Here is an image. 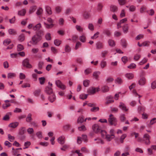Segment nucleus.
<instances>
[{
    "label": "nucleus",
    "mask_w": 156,
    "mask_h": 156,
    "mask_svg": "<svg viewBox=\"0 0 156 156\" xmlns=\"http://www.w3.org/2000/svg\"><path fill=\"white\" fill-rule=\"evenodd\" d=\"M100 72L99 71L94 72L93 74V76L96 79H97Z\"/></svg>",
    "instance_id": "cd10ccee"
},
{
    "label": "nucleus",
    "mask_w": 156,
    "mask_h": 156,
    "mask_svg": "<svg viewBox=\"0 0 156 156\" xmlns=\"http://www.w3.org/2000/svg\"><path fill=\"white\" fill-rule=\"evenodd\" d=\"M58 142L61 144H63L65 143V138L63 136H61L59 137L58 139Z\"/></svg>",
    "instance_id": "9b49d317"
},
{
    "label": "nucleus",
    "mask_w": 156,
    "mask_h": 156,
    "mask_svg": "<svg viewBox=\"0 0 156 156\" xmlns=\"http://www.w3.org/2000/svg\"><path fill=\"white\" fill-rule=\"evenodd\" d=\"M92 72L91 69L88 68L85 69L84 71V73L86 75H87L91 73Z\"/></svg>",
    "instance_id": "680f3d73"
},
{
    "label": "nucleus",
    "mask_w": 156,
    "mask_h": 156,
    "mask_svg": "<svg viewBox=\"0 0 156 156\" xmlns=\"http://www.w3.org/2000/svg\"><path fill=\"white\" fill-rule=\"evenodd\" d=\"M84 117L83 116H81L79 117L77 121V122L78 123H83L84 121Z\"/></svg>",
    "instance_id": "412c9836"
},
{
    "label": "nucleus",
    "mask_w": 156,
    "mask_h": 156,
    "mask_svg": "<svg viewBox=\"0 0 156 156\" xmlns=\"http://www.w3.org/2000/svg\"><path fill=\"white\" fill-rule=\"evenodd\" d=\"M106 66V62L102 61L101 63V66L102 69L104 68Z\"/></svg>",
    "instance_id": "a18cd8bd"
},
{
    "label": "nucleus",
    "mask_w": 156,
    "mask_h": 156,
    "mask_svg": "<svg viewBox=\"0 0 156 156\" xmlns=\"http://www.w3.org/2000/svg\"><path fill=\"white\" fill-rule=\"evenodd\" d=\"M104 33L108 36H109L111 34V33L110 30H105L104 31Z\"/></svg>",
    "instance_id": "6e6d98bb"
},
{
    "label": "nucleus",
    "mask_w": 156,
    "mask_h": 156,
    "mask_svg": "<svg viewBox=\"0 0 156 156\" xmlns=\"http://www.w3.org/2000/svg\"><path fill=\"white\" fill-rule=\"evenodd\" d=\"M27 132L28 134H31L34 133V131L33 128H28L27 129Z\"/></svg>",
    "instance_id": "13d9d810"
},
{
    "label": "nucleus",
    "mask_w": 156,
    "mask_h": 156,
    "mask_svg": "<svg viewBox=\"0 0 156 156\" xmlns=\"http://www.w3.org/2000/svg\"><path fill=\"white\" fill-rule=\"evenodd\" d=\"M117 7L114 5H111L110 6V10L111 11L115 12L117 10Z\"/></svg>",
    "instance_id": "b1692460"
},
{
    "label": "nucleus",
    "mask_w": 156,
    "mask_h": 156,
    "mask_svg": "<svg viewBox=\"0 0 156 156\" xmlns=\"http://www.w3.org/2000/svg\"><path fill=\"white\" fill-rule=\"evenodd\" d=\"M36 8L37 7L35 5L31 7L29 11L30 13L31 14L34 12L35 11Z\"/></svg>",
    "instance_id": "2f4dec72"
},
{
    "label": "nucleus",
    "mask_w": 156,
    "mask_h": 156,
    "mask_svg": "<svg viewBox=\"0 0 156 156\" xmlns=\"http://www.w3.org/2000/svg\"><path fill=\"white\" fill-rule=\"evenodd\" d=\"M44 35L43 31L40 30L37 32L36 35L33 36L30 43L33 44H36L42 39V36Z\"/></svg>",
    "instance_id": "f257e3e1"
},
{
    "label": "nucleus",
    "mask_w": 156,
    "mask_h": 156,
    "mask_svg": "<svg viewBox=\"0 0 156 156\" xmlns=\"http://www.w3.org/2000/svg\"><path fill=\"white\" fill-rule=\"evenodd\" d=\"M39 80L40 84L42 85L45 82V78L44 77H40L39 78Z\"/></svg>",
    "instance_id": "c9c22d12"
},
{
    "label": "nucleus",
    "mask_w": 156,
    "mask_h": 156,
    "mask_svg": "<svg viewBox=\"0 0 156 156\" xmlns=\"http://www.w3.org/2000/svg\"><path fill=\"white\" fill-rule=\"evenodd\" d=\"M65 51L66 52H69L71 51V48L68 45H66L65 47Z\"/></svg>",
    "instance_id": "864d4df0"
},
{
    "label": "nucleus",
    "mask_w": 156,
    "mask_h": 156,
    "mask_svg": "<svg viewBox=\"0 0 156 156\" xmlns=\"http://www.w3.org/2000/svg\"><path fill=\"white\" fill-rule=\"evenodd\" d=\"M18 40L20 41H23L25 39V36L23 34H21L18 37Z\"/></svg>",
    "instance_id": "c756f323"
},
{
    "label": "nucleus",
    "mask_w": 156,
    "mask_h": 156,
    "mask_svg": "<svg viewBox=\"0 0 156 156\" xmlns=\"http://www.w3.org/2000/svg\"><path fill=\"white\" fill-rule=\"evenodd\" d=\"M46 39L48 41L50 40L51 39V34L49 33H47L45 36Z\"/></svg>",
    "instance_id": "49530a36"
},
{
    "label": "nucleus",
    "mask_w": 156,
    "mask_h": 156,
    "mask_svg": "<svg viewBox=\"0 0 156 156\" xmlns=\"http://www.w3.org/2000/svg\"><path fill=\"white\" fill-rule=\"evenodd\" d=\"M44 65V62H43L40 61L38 63V68L39 69H41Z\"/></svg>",
    "instance_id": "0e129e2a"
},
{
    "label": "nucleus",
    "mask_w": 156,
    "mask_h": 156,
    "mask_svg": "<svg viewBox=\"0 0 156 156\" xmlns=\"http://www.w3.org/2000/svg\"><path fill=\"white\" fill-rule=\"evenodd\" d=\"M11 106V104L9 103H5L3 104L2 105V108L5 109L7 108L8 107Z\"/></svg>",
    "instance_id": "09e8293b"
},
{
    "label": "nucleus",
    "mask_w": 156,
    "mask_h": 156,
    "mask_svg": "<svg viewBox=\"0 0 156 156\" xmlns=\"http://www.w3.org/2000/svg\"><path fill=\"white\" fill-rule=\"evenodd\" d=\"M92 129L93 131L96 133L100 132L101 130L100 127L97 124H94L92 126Z\"/></svg>",
    "instance_id": "423d86ee"
},
{
    "label": "nucleus",
    "mask_w": 156,
    "mask_h": 156,
    "mask_svg": "<svg viewBox=\"0 0 156 156\" xmlns=\"http://www.w3.org/2000/svg\"><path fill=\"white\" fill-rule=\"evenodd\" d=\"M145 110V107L143 106H140L138 107V111L140 112L141 111H144Z\"/></svg>",
    "instance_id": "4d7b16f0"
},
{
    "label": "nucleus",
    "mask_w": 156,
    "mask_h": 156,
    "mask_svg": "<svg viewBox=\"0 0 156 156\" xmlns=\"http://www.w3.org/2000/svg\"><path fill=\"white\" fill-rule=\"evenodd\" d=\"M46 10L47 13L50 15L52 14V12L51 10V7L49 6H46Z\"/></svg>",
    "instance_id": "473e14b6"
},
{
    "label": "nucleus",
    "mask_w": 156,
    "mask_h": 156,
    "mask_svg": "<svg viewBox=\"0 0 156 156\" xmlns=\"http://www.w3.org/2000/svg\"><path fill=\"white\" fill-rule=\"evenodd\" d=\"M11 42V40L9 39H7L3 41V44L5 45L6 46L10 44Z\"/></svg>",
    "instance_id": "7c9ffc66"
},
{
    "label": "nucleus",
    "mask_w": 156,
    "mask_h": 156,
    "mask_svg": "<svg viewBox=\"0 0 156 156\" xmlns=\"http://www.w3.org/2000/svg\"><path fill=\"white\" fill-rule=\"evenodd\" d=\"M44 24L46 28L47 29L51 28L54 26V24L53 23H50V24H48L45 23V22H44Z\"/></svg>",
    "instance_id": "4be33fe9"
},
{
    "label": "nucleus",
    "mask_w": 156,
    "mask_h": 156,
    "mask_svg": "<svg viewBox=\"0 0 156 156\" xmlns=\"http://www.w3.org/2000/svg\"><path fill=\"white\" fill-rule=\"evenodd\" d=\"M8 32L10 35H15L17 34L16 31L13 29H10L8 30Z\"/></svg>",
    "instance_id": "aec40b11"
},
{
    "label": "nucleus",
    "mask_w": 156,
    "mask_h": 156,
    "mask_svg": "<svg viewBox=\"0 0 156 156\" xmlns=\"http://www.w3.org/2000/svg\"><path fill=\"white\" fill-rule=\"evenodd\" d=\"M151 87L153 89L156 88V80H155L152 83Z\"/></svg>",
    "instance_id": "774afa93"
},
{
    "label": "nucleus",
    "mask_w": 156,
    "mask_h": 156,
    "mask_svg": "<svg viewBox=\"0 0 156 156\" xmlns=\"http://www.w3.org/2000/svg\"><path fill=\"white\" fill-rule=\"evenodd\" d=\"M121 45L125 48H126V47L127 45V44L126 41L125 40H121Z\"/></svg>",
    "instance_id": "3c124183"
},
{
    "label": "nucleus",
    "mask_w": 156,
    "mask_h": 156,
    "mask_svg": "<svg viewBox=\"0 0 156 156\" xmlns=\"http://www.w3.org/2000/svg\"><path fill=\"white\" fill-rule=\"evenodd\" d=\"M109 116V118L108 119V121L110 124L112 125H113L115 122H116V119L112 114H110Z\"/></svg>",
    "instance_id": "6e6552de"
},
{
    "label": "nucleus",
    "mask_w": 156,
    "mask_h": 156,
    "mask_svg": "<svg viewBox=\"0 0 156 156\" xmlns=\"http://www.w3.org/2000/svg\"><path fill=\"white\" fill-rule=\"evenodd\" d=\"M126 77L129 80L132 79L133 77V75L131 73H127L125 75Z\"/></svg>",
    "instance_id": "393cba45"
},
{
    "label": "nucleus",
    "mask_w": 156,
    "mask_h": 156,
    "mask_svg": "<svg viewBox=\"0 0 156 156\" xmlns=\"http://www.w3.org/2000/svg\"><path fill=\"white\" fill-rule=\"evenodd\" d=\"M22 65L23 66L26 67L28 68H31L32 67V66L29 63V59L27 58L24 59L23 61Z\"/></svg>",
    "instance_id": "20e7f679"
},
{
    "label": "nucleus",
    "mask_w": 156,
    "mask_h": 156,
    "mask_svg": "<svg viewBox=\"0 0 156 156\" xmlns=\"http://www.w3.org/2000/svg\"><path fill=\"white\" fill-rule=\"evenodd\" d=\"M147 61V59L144 58L142 61H140L139 63L140 65H142L144 63L146 62Z\"/></svg>",
    "instance_id": "e2e57ef3"
},
{
    "label": "nucleus",
    "mask_w": 156,
    "mask_h": 156,
    "mask_svg": "<svg viewBox=\"0 0 156 156\" xmlns=\"http://www.w3.org/2000/svg\"><path fill=\"white\" fill-rule=\"evenodd\" d=\"M90 81L88 80H85L83 81V85L85 87H88L89 85Z\"/></svg>",
    "instance_id": "f704fd0d"
},
{
    "label": "nucleus",
    "mask_w": 156,
    "mask_h": 156,
    "mask_svg": "<svg viewBox=\"0 0 156 156\" xmlns=\"http://www.w3.org/2000/svg\"><path fill=\"white\" fill-rule=\"evenodd\" d=\"M19 124V123L18 122H12L10 123L9 125V127L15 128L16 127L18 126Z\"/></svg>",
    "instance_id": "4468645a"
},
{
    "label": "nucleus",
    "mask_w": 156,
    "mask_h": 156,
    "mask_svg": "<svg viewBox=\"0 0 156 156\" xmlns=\"http://www.w3.org/2000/svg\"><path fill=\"white\" fill-rule=\"evenodd\" d=\"M11 115V112H9L7 113L3 118V120L4 121H8L10 119L9 116Z\"/></svg>",
    "instance_id": "2eb2a0df"
},
{
    "label": "nucleus",
    "mask_w": 156,
    "mask_h": 156,
    "mask_svg": "<svg viewBox=\"0 0 156 156\" xmlns=\"http://www.w3.org/2000/svg\"><path fill=\"white\" fill-rule=\"evenodd\" d=\"M26 132V129L24 127H21L19 130L18 138L21 140H24L26 138L24 133Z\"/></svg>",
    "instance_id": "f03ea898"
},
{
    "label": "nucleus",
    "mask_w": 156,
    "mask_h": 156,
    "mask_svg": "<svg viewBox=\"0 0 156 156\" xmlns=\"http://www.w3.org/2000/svg\"><path fill=\"white\" fill-rule=\"evenodd\" d=\"M126 137V135L125 134H123L121 136L119 140L120 142L122 143H123V140L125 139V138Z\"/></svg>",
    "instance_id": "e433bc0d"
},
{
    "label": "nucleus",
    "mask_w": 156,
    "mask_h": 156,
    "mask_svg": "<svg viewBox=\"0 0 156 156\" xmlns=\"http://www.w3.org/2000/svg\"><path fill=\"white\" fill-rule=\"evenodd\" d=\"M78 36L76 35H73L72 37V40L74 42H76L78 40Z\"/></svg>",
    "instance_id": "a19ab883"
},
{
    "label": "nucleus",
    "mask_w": 156,
    "mask_h": 156,
    "mask_svg": "<svg viewBox=\"0 0 156 156\" xmlns=\"http://www.w3.org/2000/svg\"><path fill=\"white\" fill-rule=\"evenodd\" d=\"M42 11L43 9L42 8H39L37 11L36 12V14L37 15H40L42 13Z\"/></svg>",
    "instance_id": "338daca9"
},
{
    "label": "nucleus",
    "mask_w": 156,
    "mask_h": 156,
    "mask_svg": "<svg viewBox=\"0 0 156 156\" xmlns=\"http://www.w3.org/2000/svg\"><path fill=\"white\" fill-rule=\"evenodd\" d=\"M115 83H117L119 84H121L122 83V80L120 77H118L115 80Z\"/></svg>",
    "instance_id": "c03bdc74"
},
{
    "label": "nucleus",
    "mask_w": 156,
    "mask_h": 156,
    "mask_svg": "<svg viewBox=\"0 0 156 156\" xmlns=\"http://www.w3.org/2000/svg\"><path fill=\"white\" fill-rule=\"evenodd\" d=\"M97 49H100L103 48V43L100 42H98L96 44Z\"/></svg>",
    "instance_id": "f3484780"
},
{
    "label": "nucleus",
    "mask_w": 156,
    "mask_h": 156,
    "mask_svg": "<svg viewBox=\"0 0 156 156\" xmlns=\"http://www.w3.org/2000/svg\"><path fill=\"white\" fill-rule=\"evenodd\" d=\"M61 43V41L59 40L56 39L55 40L54 43L55 45L57 46H59Z\"/></svg>",
    "instance_id": "8fccbe9b"
},
{
    "label": "nucleus",
    "mask_w": 156,
    "mask_h": 156,
    "mask_svg": "<svg viewBox=\"0 0 156 156\" xmlns=\"http://www.w3.org/2000/svg\"><path fill=\"white\" fill-rule=\"evenodd\" d=\"M44 91L47 94L50 95L53 93V90L51 87H45Z\"/></svg>",
    "instance_id": "9d476101"
},
{
    "label": "nucleus",
    "mask_w": 156,
    "mask_h": 156,
    "mask_svg": "<svg viewBox=\"0 0 156 156\" xmlns=\"http://www.w3.org/2000/svg\"><path fill=\"white\" fill-rule=\"evenodd\" d=\"M129 29V27L127 24H125L122 27V30L123 32L126 34L127 33Z\"/></svg>",
    "instance_id": "6ab92c4d"
},
{
    "label": "nucleus",
    "mask_w": 156,
    "mask_h": 156,
    "mask_svg": "<svg viewBox=\"0 0 156 156\" xmlns=\"http://www.w3.org/2000/svg\"><path fill=\"white\" fill-rule=\"evenodd\" d=\"M145 78L144 77H142L139 80L138 83L140 85L143 86L145 84Z\"/></svg>",
    "instance_id": "ddd939ff"
},
{
    "label": "nucleus",
    "mask_w": 156,
    "mask_h": 156,
    "mask_svg": "<svg viewBox=\"0 0 156 156\" xmlns=\"http://www.w3.org/2000/svg\"><path fill=\"white\" fill-rule=\"evenodd\" d=\"M98 89H99V88H94L92 87L91 89L90 90L89 93L91 94H94L96 92V91H98Z\"/></svg>",
    "instance_id": "5701e85b"
},
{
    "label": "nucleus",
    "mask_w": 156,
    "mask_h": 156,
    "mask_svg": "<svg viewBox=\"0 0 156 156\" xmlns=\"http://www.w3.org/2000/svg\"><path fill=\"white\" fill-rule=\"evenodd\" d=\"M108 42L109 44V45L111 47H114L115 45V41L112 40V39H109L108 40Z\"/></svg>",
    "instance_id": "a878e982"
},
{
    "label": "nucleus",
    "mask_w": 156,
    "mask_h": 156,
    "mask_svg": "<svg viewBox=\"0 0 156 156\" xmlns=\"http://www.w3.org/2000/svg\"><path fill=\"white\" fill-rule=\"evenodd\" d=\"M88 95V94H82L80 95V98L83 100L86 99Z\"/></svg>",
    "instance_id": "4c0bfd02"
},
{
    "label": "nucleus",
    "mask_w": 156,
    "mask_h": 156,
    "mask_svg": "<svg viewBox=\"0 0 156 156\" xmlns=\"http://www.w3.org/2000/svg\"><path fill=\"white\" fill-rule=\"evenodd\" d=\"M113 98V97L112 95H109L106 97V101L105 102V104L107 105L114 102V100Z\"/></svg>",
    "instance_id": "39448f33"
},
{
    "label": "nucleus",
    "mask_w": 156,
    "mask_h": 156,
    "mask_svg": "<svg viewBox=\"0 0 156 156\" xmlns=\"http://www.w3.org/2000/svg\"><path fill=\"white\" fill-rule=\"evenodd\" d=\"M31 116L32 115L30 113H29L28 114L26 119V121L27 122H29L32 121V119Z\"/></svg>",
    "instance_id": "c85d7f7f"
},
{
    "label": "nucleus",
    "mask_w": 156,
    "mask_h": 156,
    "mask_svg": "<svg viewBox=\"0 0 156 156\" xmlns=\"http://www.w3.org/2000/svg\"><path fill=\"white\" fill-rule=\"evenodd\" d=\"M31 143L30 141H27L25 143L24 146L25 147L23 148L24 149H25L28 148V147L30 145Z\"/></svg>",
    "instance_id": "bf43d9fd"
},
{
    "label": "nucleus",
    "mask_w": 156,
    "mask_h": 156,
    "mask_svg": "<svg viewBox=\"0 0 156 156\" xmlns=\"http://www.w3.org/2000/svg\"><path fill=\"white\" fill-rule=\"evenodd\" d=\"M41 91V90L40 89H38L37 90H35L34 92V95L36 96H39L40 93Z\"/></svg>",
    "instance_id": "79ce46f5"
},
{
    "label": "nucleus",
    "mask_w": 156,
    "mask_h": 156,
    "mask_svg": "<svg viewBox=\"0 0 156 156\" xmlns=\"http://www.w3.org/2000/svg\"><path fill=\"white\" fill-rule=\"evenodd\" d=\"M119 107L123 111L127 112L128 110L125 105L122 102H120L119 103Z\"/></svg>",
    "instance_id": "1a4fd4ad"
},
{
    "label": "nucleus",
    "mask_w": 156,
    "mask_h": 156,
    "mask_svg": "<svg viewBox=\"0 0 156 156\" xmlns=\"http://www.w3.org/2000/svg\"><path fill=\"white\" fill-rule=\"evenodd\" d=\"M15 74L14 73H9L8 74V78H12L13 77L15 76Z\"/></svg>",
    "instance_id": "ea45409f"
},
{
    "label": "nucleus",
    "mask_w": 156,
    "mask_h": 156,
    "mask_svg": "<svg viewBox=\"0 0 156 156\" xmlns=\"http://www.w3.org/2000/svg\"><path fill=\"white\" fill-rule=\"evenodd\" d=\"M80 40L83 42H84L86 41V37H85L83 35L80 37Z\"/></svg>",
    "instance_id": "5fc2aeb1"
},
{
    "label": "nucleus",
    "mask_w": 156,
    "mask_h": 156,
    "mask_svg": "<svg viewBox=\"0 0 156 156\" xmlns=\"http://www.w3.org/2000/svg\"><path fill=\"white\" fill-rule=\"evenodd\" d=\"M41 27V24L40 23H38L35 26L33 27V29L34 30L36 31L39 30Z\"/></svg>",
    "instance_id": "a211bd4d"
},
{
    "label": "nucleus",
    "mask_w": 156,
    "mask_h": 156,
    "mask_svg": "<svg viewBox=\"0 0 156 156\" xmlns=\"http://www.w3.org/2000/svg\"><path fill=\"white\" fill-rule=\"evenodd\" d=\"M109 87L107 86H104L101 88V90L103 93H106L109 91Z\"/></svg>",
    "instance_id": "dca6fc26"
},
{
    "label": "nucleus",
    "mask_w": 156,
    "mask_h": 156,
    "mask_svg": "<svg viewBox=\"0 0 156 156\" xmlns=\"http://www.w3.org/2000/svg\"><path fill=\"white\" fill-rule=\"evenodd\" d=\"M126 118L125 117V115L121 114V115H120L119 116V119L121 122H124V121L126 120Z\"/></svg>",
    "instance_id": "72a5a7b5"
},
{
    "label": "nucleus",
    "mask_w": 156,
    "mask_h": 156,
    "mask_svg": "<svg viewBox=\"0 0 156 156\" xmlns=\"http://www.w3.org/2000/svg\"><path fill=\"white\" fill-rule=\"evenodd\" d=\"M26 11L25 9L19 11L18 12V15L20 16H24L26 13Z\"/></svg>",
    "instance_id": "bb28decb"
},
{
    "label": "nucleus",
    "mask_w": 156,
    "mask_h": 156,
    "mask_svg": "<svg viewBox=\"0 0 156 156\" xmlns=\"http://www.w3.org/2000/svg\"><path fill=\"white\" fill-rule=\"evenodd\" d=\"M113 138H112V136H111V135L107 134L106 135V139L108 141H110Z\"/></svg>",
    "instance_id": "58836bf2"
},
{
    "label": "nucleus",
    "mask_w": 156,
    "mask_h": 156,
    "mask_svg": "<svg viewBox=\"0 0 156 156\" xmlns=\"http://www.w3.org/2000/svg\"><path fill=\"white\" fill-rule=\"evenodd\" d=\"M88 28L92 31L93 30H94L93 25L91 23H89L88 25Z\"/></svg>",
    "instance_id": "052dcab7"
},
{
    "label": "nucleus",
    "mask_w": 156,
    "mask_h": 156,
    "mask_svg": "<svg viewBox=\"0 0 156 156\" xmlns=\"http://www.w3.org/2000/svg\"><path fill=\"white\" fill-rule=\"evenodd\" d=\"M141 56L138 54L135 55L134 57V59L135 61L138 60L140 58Z\"/></svg>",
    "instance_id": "69168bd1"
},
{
    "label": "nucleus",
    "mask_w": 156,
    "mask_h": 156,
    "mask_svg": "<svg viewBox=\"0 0 156 156\" xmlns=\"http://www.w3.org/2000/svg\"><path fill=\"white\" fill-rule=\"evenodd\" d=\"M99 108L98 107H93L90 109V111L91 112H95L96 111H98Z\"/></svg>",
    "instance_id": "de8ad7c7"
},
{
    "label": "nucleus",
    "mask_w": 156,
    "mask_h": 156,
    "mask_svg": "<svg viewBox=\"0 0 156 156\" xmlns=\"http://www.w3.org/2000/svg\"><path fill=\"white\" fill-rule=\"evenodd\" d=\"M24 49L23 46L21 44H18L17 45V51H20Z\"/></svg>",
    "instance_id": "37998d69"
},
{
    "label": "nucleus",
    "mask_w": 156,
    "mask_h": 156,
    "mask_svg": "<svg viewBox=\"0 0 156 156\" xmlns=\"http://www.w3.org/2000/svg\"><path fill=\"white\" fill-rule=\"evenodd\" d=\"M52 94L48 97V100L51 103L53 102L56 99V97L55 94L53 93Z\"/></svg>",
    "instance_id": "f8f14e48"
},
{
    "label": "nucleus",
    "mask_w": 156,
    "mask_h": 156,
    "mask_svg": "<svg viewBox=\"0 0 156 156\" xmlns=\"http://www.w3.org/2000/svg\"><path fill=\"white\" fill-rule=\"evenodd\" d=\"M55 84L58 87L62 90H65L66 88V86L59 80L56 81Z\"/></svg>",
    "instance_id": "0eeeda50"
},
{
    "label": "nucleus",
    "mask_w": 156,
    "mask_h": 156,
    "mask_svg": "<svg viewBox=\"0 0 156 156\" xmlns=\"http://www.w3.org/2000/svg\"><path fill=\"white\" fill-rule=\"evenodd\" d=\"M76 28L77 30L80 32H82L83 31V28L81 27L80 26L76 25Z\"/></svg>",
    "instance_id": "603ef678"
},
{
    "label": "nucleus",
    "mask_w": 156,
    "mask_h": 156,
    "mask_svg": "<svg viewBox=\"0 0 156 156\" xmlns=\"http://www.w3.org/2000/svg\"><path fill=\"white\" fill-rule=\"evenodd\" d=\"M150 136L148 134L146 133L144 134L143 138V141L146 144L148 145L150 144Z\"/></svg>",
    "instance_id": "7ed1b4c3"
}]
</instances>
